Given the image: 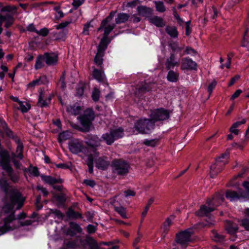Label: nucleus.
<instances>
[{
	"label": "nucleus",
	"instance_id": "nucleus-1",
	"mask_svg": "<svg viewBox=\"0 0 249 249\" xmlns=\"http://www.w3.org/2000/svg\"><path fill=\"white\" fill-rule=\"evenodd\" d=\"M25 198L17 189H12L9 191V202L5 204L2 209V213L4 216L3 225L0 227V235L7 231H13L20 227L19 221L18 220L13 210L16 204L17 209H20L23 205Z\"/></svg>",
	"mask_w": 249,
	"mask_h": 249
},
{
	"label": "nucleus",
	"instance_id": "nucleus-2",
	"mask_svg": "<svg viewBox=\"0 0 249 249\" xmlns=\"http://www.w3.org/2000/svg\"><path fill=\"white\" fill-rule=\"evenodd\" d=\"M115 13V11H111L109 15L102 21L100 27L98 29V32L102 30H104V36L97 47L98 50L105 52L110 41L108 38V36L115 27V24L111 23Z\"/></svg>",
	"mask_w": 249,
	"mask_h": 249
},
{
	"label": "nucleus",
	"instance_id": "nucleus-3",
	"mask_svg": "<svg viewBox=\"0 0 249 249\" xmlns=\"http://www.w3.org/2000/svg\"><path fill=\"white\" fill-rule=\"evenodd\" d=\"M155 123L151 119H140L137 121L133 128L129 132L130 134H147L154 129Z\"/></svg>",
	"mask_w": 249,
	"mask_h": 249
},
{
	"label": "nucleus",
	"instance_id": "nucleus-4",
	"mask_svg": "<svg viewBox=\"0 0 249 249\" xmlns=\"http://www.w3.org/2000/svg\"><path fill=\"white\" fill-rule=\"evenodd\" d=\"M124 129L122 127L111 129L109 132L103 134L101 139L107 145H111L115 140L122 138L124 135Z\"/></svg>",
	"mask_w": 249,
	"mask_h": 249
},
{
	"label": "nucleus",
	"instance_id": "nucleus-5",
	"mask_svg": "<svg viewBox=\"0 0 249 249\" xmlns=\"http://www.w3.org/2000/svg\"><path fill=\"white\" fill-rule=\"evenodd\" d=\"M229 157V153L226 152L216 159L215 163L212 164L210 167V175L212 178H214L221 171L222 167L228 162Z\"/></svg>",
	"mask_w": 249,
	"mask_h": 249
},
{
	"label": "nucleus",
	"instance_id": "nucleus-6",
	"mask_svg": "<svg viewBox=\"0 0 249 249\" xmlns=\"http://www.w3.org/2000/svg\"><path fill=\"white\" fill-rule=\"evenodd\" d=\"M112 171L119 175H125L128 173L130 167L129 164L121 160H116L112 162Z\"/></svg>",
	"mask_w": 249,
	"mask_h": 249
},
{
	"label": "nucleus",
	"instance_id": "nucleus-7",
	"mask_svg": "<svg viewBox=\"0 0 249 249\" xmlns=\"http://www.w3.org/2000/svg\"><path fill=\"white\" fill-rule=\"evenodd\" d=\"M193 233L192 229H187L179 232L177 234V243L179 244L182 248H186L191 241V237Z\"/></svg>",
	"mask_w": 249,
	"mask_h": 249
},
{
	"label": "nucleus",
	"instance_id": "nucleus-8",
	"mask_svg": "<svg viewBox=\"0 0 249 249\" xmlns=\"http://www.w3.org/2000/svg\"><path fill=\"white\" fill-rule=\"evenodd\" d=\"M169 112L163 108L155 109L151 112V119L154 122L163 121L169 118Z\"/></svg>",
	"mask_w": 249,
	"mask_h": 249
},
{
	"label": "nucleus",
	"instance_id": "nucleus-9",
	"mask_svg": "<svg viewBox=\"0 0 249 249\" xmlns=\"http://www.w3.org/2000/svg\"><path fill=\"white\" fill-rule=\"evenodd\" d=\"M68 146L69 150L74 154L83 152L85 148L83 142L78 139L70 141L69 142Z\"/></svg>",
	"mask_w": 249,
	"mask_h": 249
},
{
	"label": "nucleus",
	"instance_id": "nucleus-10",
	"mask_svg": "<svg viewBox=\"0 0 249 249\" xmlns=\"http://www.w3.org/2000/svg\"><path fill=\"white\" fill-rule=\"evenodd\" d=\"M94 113L90 109H88L85 111L84 114L81 117V123L84 127H89L92 121L94 119Z\"/></svg>",
	"mask_w": 249,
	"mask_h": 249
},
{
	"label": "nucleus",
	"instance_id": "nucleus-11",
	"mask_svg": "<svg viewBox=\"0 0 249 249\" xmlns=\"http://www.w3.org/2000/svg\"><path fill=\"white\" fill-rule=\"evenodd\" d=\"M9 152L5 149L0 150V166L3 170L11 166Z\"/></svg>",
	"mask_w": 249,
	"mask_h": 249
},
{
	"label": "nucleus",
	"instance_id": "nucleus-12",
	"mask_svg": "<svg viewBox=\"0 0 249 249\" xmlns=\"http://www.w3.org/2000/svg\"><path fill=\"white\" fill-rule=\"evenodd\" d=\"M196 63L189 57H185L182 59L180 68L182 70H196L197 69Z\"/></svg>",
	"mask_w": 249,
	"mask_h": 249
},
{
	"label": "nucleus",
	"instance_id": "nucleus-13",
	"mask_svg": "<svg viewBox=\"0 0 249 249\" xmlns=\"http://www.w3.org/2000/svg\"><path fill=\"white\" fill-rule=\"evenodd\" d=\"M52 97L50 94H47L45 92H40L37 105L41 107H47L51 103Z\"/></svg>",
	"mask_w": 249,
	"mask_h": 249
},
{
	"label": "nucleus",
	"instance_id": "nucleus-14",
	"mask_svg": "<svg viewBox=\"0 0 249 249\" xmlns=\"http://www.w3.org/2000/svg\"><path fill=\"white\" fill-rule=\"evenodd\" d=\"M95 166L99 169L105 170L107 169L110 164V162L106 157H101L95 159Z\"/></svg>",
	"mask_w": 249,
	"mask_h": 249
},
{
	"label": "nucleus",
	"instance_id": "nucleus-15",
	"mask_svg": "<svg viewBox=\"0 0 249 249\" xmlns=\"http://www.w3.org/2000/svg\"><path fill=\"white\" fill-rule=\"evenodd\" d=\"M224 199V198L223 195L217 193L211 199H208L206 204L214 206L215 209L216 207L222 204Z\"/></svg>",
	"mask_w": 249,
	"mask_h": 249
},
{
	"label": "nucleus",
	"instance_id": "nucleus-16",
	"mask_svg": "<svg viewBox=\"0 0 249 249\" xmlns=\"http://www.w3.org/2000/svg\"><path fill=\"white\" fill-rule=\"evenodd\" d=\"M207 205L201 206L199 209L196 212V214L200 217L208 216L211 212L215 210L214 206Z\"/></svg>",
	"mask_w": 249,
	"mask_h": 249
},
{
	"label": "nucleus",
	"instance_id": "nucleus-17",
	"mask_svg": "<svg viewBox=\"0 0 249 249\" xmlns=\"http://www.w3.org/2000/svg\"><path fill=\"white\" fill-rule=\"evenodd\" d=\"M70 229L67 231V234L71 236H73L76 233H81L82 232V228L77 223L71 222H70Z\"/></svg>",
	"mask_w": 249,
	"mask_h": 249
},
{
	"label": "nucleus",
	"instance_id": "nucleus-18",
	"mask_svg": "<svg viewBox=\"0 0 249 249\" xmlns=\"http://www.w3.org/2000/svg\"><path fill=\"white\" fill-rule=\"evenodd\" d=\"M45 61L49 66L54 65L57 64L58 61V56L54 53H46L44 54Z\"/></svg>",
	"mask_w": 249,
	"mask_h": 249
},
{
	"label": "nucleus",
	"instance_id": "nucleus-19",
	"mask_svg": "<svg viewBox=\"0 0 249 249\" xmlns=\"http://www.w3.org/2000/svg\"><path fill=\"white\" fill-rule=\"evenodd\" d=\"M179 65V62L177 61L174 53H171L169 57L166 59L165 63L166 68L168 70H170L175 67H178Z\"/></svg>",
	"mask_w": 249,
	"mask_h": 249
},
{
	"label": "nucleus",
	"instance_id": "nucleus-20",
	"mask_svg": "<svg viewBox=\"0 0 249 249\" xmlns=\"http://www.w3.org/2000/svg\"><path fill=\"white\" fill-rule=\"evenodd\" d=\"M17 144L16 152H13L11 154L12 158H18L20 160H22L23 158V155L22 154L23 145L19 139H18L16 141Z\"/></svg>",
	"mask_w": 249,
	"mask_h": 249
},
{
	"label": "nucleus",
	"instance_id": "nucleus-21",
	"mask_svg": "<svg viewBox=\"0 0 249 249\" xmlns=\"http://www.w3.org/2000/svg\"><path fill=\"white\" fill-rule=\"evenodd\" d=\"M101 140L96 135L90 136L86 142L87 144L92 148H95L100 145Z\"/></svg>",
	"mask_w": 249,
	"mask_h": 249
},
{
	"label": "nucleus",
	"instance_id": "nucleus-22",
	"mask_svg": "<svg viewBox=\"0 0 249 249\" xmlns=\"http://www.w3.org/2000/svg\"><path fill=\"white\" fill-rule=\"evenodd\" d=\"M92 76L99 82H103L106 79L104 71L103 70H98L94 68L92 72Z\"/></svg>",
	"mask_w": 249,
	"mask_h": 249
},
{
	"label": "nucleus",
	"instance_id": "nucleus-23",
	"mask_svg": "<svg viewBox=\"0 0 249 249\" xmlns=\"http://www.w3.org/2000/svg\"><path fill=\"white\" fill-rule=\"evenodd\" d=\"M153 84L143 82L137 85V90L139 93H144L150 91L153 88Z\"/></svg>",
	"mask_w": 249,
	"mask_h": 249
},
{
	"label": "nucleus",
	"instance_id": "nucleus-24",
	"mask_svg": "<svg viewBox=\"0 0 249 249\" xmlns=\"http://www.w3.org/2000/svg\"><path fill=\"white\" fill-rule=\"evenodd\" d=\"M149 22L156 26L158 27H162L165 25V22L162 18L154 16L149 19Z\"/></svg>",
	"mask_w": 249,
	"mask_h": 249
},
{
	"label": "nucleus",
	"instance_id": "nucleus-25",
	"mask_svg": "<svg viewBox=\"0 0 249 249\" xmlns=\"http://www.w3.org/2000/svg\"><path fill=\"white\" fill-rule=\"evenodd\" d=\"M226 197L231 201H235L241 198H243L242 196H241L240 191H239V194H238L235 191L231 190H228L226 192Z\"/></svg>",
	"mask_w": 249,
	"mask_h": 249
},
{
	"label": "nucleus",
	"instance_id": "nucleus-26",
	"mask_svg": "<svg viewBox=\"0 0 249 249\" xmlns=\"http://www.w3.org/2000/svg\"><path fill=\"white\" fill-rule=\"evenodd\" d=\"M4 170L7 172L8 176L12 182L16 183L18 181L19 176L17 174L14 172L11 166L5 169Z\"/></svg>",
	"mask_w": 249,
	"mask_h": 249
},
{
	"label": "nucleus",
	"instance_id": "nucleus-27",
	"mask_svg": "<svg viewBox=\"0 0 249 249\" xmlns=\"http://www.w3.org/2000/svg\"><path fill=\"white\" fill-rule=\"evenodd\" d=\"M105 52L103 51L98 50L95 56L94 62V63L98 66L102 68V65L103 62V56Z\"/></svg>",
	"mask_w": 249,
	"mask_h": 249
},
{
	"label": "nucleus",
	"instance_id": "nucleus-28",
	"mask_svg": "<svg viewBox=\"0 0 249 249\" xmlns=\"http://www.w3.org/2000/svg\"><path fill=\"white\" fill-rule=\"evenodd\" d=\"M179 78V73L173 70H170L167 75V79L168 81L175 83L177 82Z\"/></svg>",
	"mask_w": 249,
	"mask_h": 249
},
{
	"label": "nucleus",
	"instance_id": "nucleus-29",
	"mask_svg": "<svg viewBox=\"0 0 249 249\" xmlns=\"http://www.w3.org/2000/svg\"><path fill=\"white\" fill-rule=\"evenodd\" d=\"M0 20L2 22L3 21H5V27L6 28H9L13 24L14 22L13 16L9 14H6L5 16L0 15Z\"/></svg>",
	"mask_w": 249,
	"mask_h": 249
},
{
	"label": "nucleus",
	"instance_id": "nucleus-30",
	"mask_svg": "<svg viewBox=\"0 0 249 249\" xmlns=\"http://www.w3.org/2000/svg\"><path fill=\"white\" fill-rule=\"evenodd\" d=\"M81 110V107L77 104L73 105H70L67 108V111L71 114L76 115L80 113Z\"/></svg>",
	"mask_w": 249,
	"mask_h": 249
},
{
	"label": "nucleus",
	"instance_id": "nucleus-31",
	"mask_svg": "<svg viewBox=\"0 0 249 249\" xmlns=\"http://www.w3.org/2000/svg\"><path fill=\"white\" fill-rule=\"evenodd\" d=\"M17 108L20 110L23 113H26L31 108V105L26 101H20L18 105H17Z\"/></svg>",
	"mask_w": 249,
	"mask_h": 249
},
{
	"label": "nucleus",
	"instance_id": "nucleus-32",
	"mask_svg": "<svg viewBox=\"0 0 249 249\" xmlns=\"http://www.w3.org/2000/svg\"><path fill=\"white\" fill-rule=\"evenodd\" d=\"M41 178L45 182L50 185L62 182L61 179H56L50 176H42Z\"/></svg>",
	"mask_w": 249,
	"mask_h": 249
},
{
	"label": "nucleus",
	"instance_id": "nucleus-33",
	"mask_svg": "<svg viewBox=\"0 0 249 249\" xmlns=\"http://www.w3.org/2000/svg\"><path fill=\"white\" fill-rule=\"evenodd\" d=\"M129 18V15L126 13H121L117 15L115 18L116 24L124 23L127 21Z\"/></svg>",
	"mask_w": 249,
	"mask_h": 249
},
{
	"label": "nucleus",
	"instance_id": "nucleus-34",
	"mask_svg": "<svg viewBox=\"0 0 249 249\" xmlns=\"http://www.w3.org/2000/svg\"><path fill=\"white\" fill-rule=\"evenodd\" d=\"M114 210L117 212L122 218L126 219L128 218L126 213V209L122 206L118 205L115 202L114 204Z\"/></svg>",
	"mask_w": 249,
	"mask_h": 249
},
{
	"label": "nucleus",
	"instance_id": "nucleus-35",
	"mask_svg": "<svg viewBox=\"0 0 249 249\" xmlns=\"http://www.w3.org/2000/svg\"><path fill=\"white\" fill-rule=\"evenodd\" d=\"M174 219V217L173 216H171L169 217H168L165 220V221L163 223L162 229L163 232L164 233V235L167 233L170 229V227L172 223V220Z\"/></svg>",
	"mask_w": 249,
	"mask_h": 249
},
{
	"label": "nucleus",
	"instance_id": "nucleus-36",
	"mask_svg": "<svg viewBox=\"0 0 249 249\" xmlns=\"http://www.w3.org/2000/svg\"><path fill=\"white\" fill-rule=\"evenodd\" d=\"M85 242L90 249H97L98 248L97 242L92 237L87 236Z\"/></svg>",
	"mask_w": 249,
	"mask_h": 249
},
{
	"label": "nucleus",
	"instance_id": "nucleus-37",
	"mask_svg": "<svg viewBox=\"0 0 249 249\" xmlns=\"http://www.w3.org/2000/svg\"><path fill=\"white\" fill-rule=\"evenodd\" d=\"M137 11L140 15L147 16L151 13L152 10L151 8L146 6H140L137 7Z\"/></svg>",
	"mask_w": 249,
	"mask_h": 249
},
{
	"label": "nucleus",
	"instance_id": "nucleus-38",
	"mask_svg": "<svg viewBox=\"0 0 249 249\" xmlns=\"http://www.w3.org/2000/svg\"><path fill=\"white\" fill-rule=\"evenodd\" d=\"M166 33L172 37H177L178 32L176 27L174 26H167L165 28Z\"/></svg>",
	"mask_w": 249,
	"mask_h": 249
},
{
	"label": "nucleus",
	"instance_id": "nucleus-39",
	"mask_svg": "<svg viewBox=\"0 0 249 249\" xmlns=\"http://www.w3.org/2000/svg\"><path fill=\"white\" fill-rule=\"evenodd\" d=\"M237 226L231 222L228 221L226 225V230L228 233L233 234L236 232L237 231Z\"/></svg>",
	"mask_w": 249,
	"mask_h": 249
},
{
	"label": "nucleus",
	"instance_id": "nucleus-40",
	"mask_svg": "<svg viewBox=\"0 0 249 249\" xmlns=\"http://www.w3.org/2000/svg\"><path fill=\"white\" fill-rule=\"evenodd\" d=\"M67 215L69 218L78 219L82 218V214L78 212H76L71 209H69L67 212Z\"/></svg>",
	"mask_w": 249,
	"mask_h": 249
},
{
	"label": "nucleus",
	"instance_id": "nucleus-41",
	"mask_svg": "<svg viewBox=\"0 0 249 249\" xmlns=\"http://www.w3.org/2000/svg\"><path fill=\"white\" fill-rule=\"evenodd\" d=\"M71 137V133L69 131H64L59 134L58 140L59 142L62 143V142L69 139Z\"/></svg>",
	"mask_w": 249,
	"mask_h": 249
},
{
	"label": "nucleus",
	"instance_id": "nucleus-42",
	"mask_svg": "<svg viewBox=\"0 0 249 249\" xmlns=\"http://www.w3.org/2000/svg\"><path fill=\"white\" fill-rule=\"evenodd\" d=\"M45 60L44 55H39L36 58V64L35 65V69L38 70L42 68L44 66L43 61Z\"/></svg>",
	"mask_w": 249,
	"mask_h": 249
},
{
	"label": "nucleus",
	"instance_id": "nucleus-43",
	"mask_svg": "<svg viewBox=\"0 0 249 249\" xmlns=\"http://www.w3.org/2000/svg\"><path fill=\"white\" fill-rule=\"evenodd\" d=\"M243 186L246 190V192L240 191L241 196L243 198H247L249 197V181H245L243 183Z\"/></svg>",
	"mask_w": 249,
	"mask_h": 249
},
{
	"label": "nucleus",
	"instance_id": "nucleus-44",
	"mask_svg": "<svg viewBox=\"0 0 249 249\" xmlns=\"http://www.w3.org/2000/svg\"><path fill=\"white\" fill-rule=\"evenodd\" d=\"M93 154H91L88 157L87 160L86 161V163L88 166L93 165V160L94 157H97L99 155V153L97 152L96 150L93 151Z\"/></svg>",
	"mask_w": 249,
	"mask_h": 249
},
{
	"label": "nucleus",
	"instance_id": "nucleus-45",
	"mask_svg": "<svg viewBox=\"0 0 249 249\" xmlns=\"http://www.w3.org/2000/svg\"><path fill=\"white\" fill-rule=\"evenodd\" d=\"M100 94L101 92L97 88H93L91 94V98L92 100L95 102L98 101L100 97Z\"/></svg>",
	"mask_w": 249,
	"mask_h": 249
},
{
	"label": "nucleus",
	"instance_id": "nucleus-46",
	"mask_svg": "<svg viewBox=\"0 0 249 249\" xmlns=\"http://www.w3.org/2000/svg\"><path fill=\"white\" fill-rule=\"evenodd\" d=\"M156 10L159 12H164L166 10L163 2L160 1H156L154 2Z\"/></svg>",
	"mask_w": 249,
	"mask_h": 249
},
{
	"label": "nucleus",
	"instance_id": "nucleus-47",
	"mask_svg": "<svg viewBox=\"0 0 249 249\" xmlns=\"http://www.w3.org/2000/svg\"><path fill=\"white\" fill-rule=\"evenodd\" d=\"M158 142V139H152V140H144L143 143L145 145L148 146H151V147H154L157 144Z\"/></svg>",
	"mask_w": 249,
	"mask_h": 249
},
{
	"label": "nucleus",
	"instance_id": "nucleus-48",
	"mask_svg": "<svg viewBox=\"0 0 249 249\" xmlns=\"http://www.w3.org/2000/svg\"><path fill=\"white\" fill-rule=\"evenodd\" d=\"M43 77H40L39 78L33 80L32 82H30L28 85L29 87H35L36 86H39L43 84V81L42 79Z\"/></svg>",
	"mask_w": 249,
	"mask_h": 249
},
{
	"label": "nucleus",
	"instance_id": "nucleus-49",
	"mask_svg": "<svg viewBox=\"0 0 249 249\" xmlns=\"http://www.w3.org/2000/svg\"><path fill=\"white\" fill-rule=\"evenodd\" d=\"M243 46L249 47V30H247L244 36Z\"/></svg>",
	"mask_w": 249,
	"mask_h": 249
},
{
	"label": "nucleus",
	"instance_id": "nucleus-50",
	"mask_svg": "<svg viewBox=\"0 0 249 249\" xmlns=\"http://www.w3.org/2000/svg\"><path fill=\"white\" fill-rule=\"evenodd\" d=\"M0 187L5 193H7L8 184L6 179L3 178L0 179Z\"/></svg>",
	"mask_w": 249,
	"mask_h": 249
},
{
	"label": "nucleus",
	"instance_id": "nucleus-51",
	"mask_svg": "<svg viewBox=\"0 0 249 249\" xmlns=\"http://www.w3.org/2000/svg\"><path fill=\"white\" fill-rule=\"evenodd\" d=\"M213 240L216 242H221L224 239V236L218 234L215 231H213Z\"/></svg>",
	"mask_w": 249,
	"mask_h": 249
},
{
	"label": "nucleus",
	"instance_id": "nucleus-52",
	"mask_svg": "<svg viewBox=\"0 0 249 249\" xmlns=\"http://www.w3.org/2000/svg\"><path fill=\"white\" fill-rule=\"evenodd\" d=\"M71 20L70 21H65L62 22L60 24L56 25V29L57 30H60L65 28L67 27L71 23Z\"/></svg>",
	"mask_w": 249,
	"mask_h": 249
},
{
	"label": "nucleus",
	"instance_id": "nucleus-53",
	"mask_svg": "<svg viewBox=\"0 0 249 249\" xmlns=\"http://www.w3.org/2000/svg\"><path fill=\"white\" fill-rule=\"evenodd\" d=\"M53 10L57 13V17L59 18H61L64 17V14L63 12L60 10V6L58 5L53 8Z\"/></svg>",
	"mask_w": 249,
	"mask_h": 249
},
{
	"label": "nucleus",
	"instance_id": "nucleus-54",
	"mask_svg": "<svg viewBox=\"0 0 249 249\" xmlns=\"http://www.w3.org/2000/svg\"><path fill=\"white\" fill-rule=\"evenodd\" d=\"M36 34L42 36H46L49 34V30L46 28H43L40 29L39 31L37 30Z\"/></svg>",
	"mask_w": 249,
	"mask_h": 249
},
{
	"label": "nucleus",
	"instance_id": "nucleus-55",
	"mask_svg": "<svg viewBox=\"0 0 249 249\" xmlns=\"http://www.w3.org/2000/svg\"><path fill=\"white\" fill-rule=\"evenodd\" d=\"M169 46L174 52H180L182 49L181 48L178 46V44L176 42L171 43L169 44Z\"/></svg>",
	"mask_w": 249,
	"mask_h": 249
},
{
	"label": "nucleus",
	"instance_id": "nucleus-56",
	"mask_svg": "<svg viewBox=\"0 0 249 249\" xmlns=\"http://www.w3.org/2000/svg\"><path fill=\"white\" fill-rule=\"evenodd\" d=\"M241 225L247 231H249V218H246L241 221Z\"/></svg>",
	"mask_w": 249,
	"mask_h": 249
},
{
	"label": "nucleus",
	"instance_id": "nucleus-57",
	"mask_svg": "<svg viewBox=\"0 0 249 249\" xmlns=\"http://www.w3.org/2000/svg\"><path fill=\"white\" fill-rule=\"evenodd\" d=\"M90 27H92V26L91 25V22L87 23L85 24L83 31V34L84 35H88L89 34V31Z\"/></svg>",
	"mask_w": 249,
	"mask_h": 249
},
{
	"label": "nucleus",
	"instance_id": "nucleus-58",
	"mask_svg": "<svg viewBox=\"0 0 249 249\" xmlns=\"http://www.w3.org/2000/svg\"><path fill=\"white\" fill-rule=\"evenodd\" d=\"M217 84V82L215 80H213L211 84L209 85L208 87V91L209 92L210 94H211L213 89L215 88L216 85Z\"/></svg>",
	"mask_w": 249,
	"mask_h": 249
},
{
	"label": "nucleus",
	"instance_id": "nucleus-59",
	"mask_svg": "<svg viewBox=\"0 0 249 249\" xmlns=\"http://www.w3.org/2000/svg\"><path fill=\"white\" fill-rule=\"evenodd\" d=\"M30 173L35 177L39 176V171L38 168L36 167H32L29 169Z\"/></svg>",
	"mask_w": 249,
	"mask_h": 249
},
{
	"label": "nucleus",
	"instance_id": "nucleus-60",
	"mask_svg": "<svg viewBox=\"0 0 249 249\" xmlns=\"http://www.w3.org/2000/svg\"><path fill=\"white\" fill-rule=\"evenodd\" d=\"M83 183L91 187H93L96 184L95 181L91 179H84Z\"/></svg>",
	"mask_w": 249,
	"mask_h": 249
},
{
	"label": "nucleus",
	"instance_id": "nucleus-61",
	"mask_svg": "<svg viewBox=\"0 0 249 249\" xmlns=\"http://www.w3.org/2000/svg\"><path fill=\"white\" fill-rule=\"evenodd\" d=\"M87 229L88 232L89 234L94 233L96 231V227L94 226L91 224H89L88 225Z\"/></svg>",
	"mask_w": 249,
	"mask_h": 249
},
{
	"label": "nucleus",
	"instance_id": "nucleus-62",
	"mask_svg": "<svg viewBox=\"0 0 249 249\" xmlns=\"http://www.w3.org/2000/svg\"><path fill=\"white\" fill-rule=\"evenodd\" d=\"M246 121H247L246 119L244 118L241 121H238V122L234 123L232 125V126L236 127V128H238L241 124H245L246 123Z\"/></svg>",
	"mask_w": 249,
	"mask_h": 249
},
{
	"label": "nucleus",
	"instance_id": "nucleus-63",
	"mask_svg": "<svg viewBox=\"0 0 249 249\" xmlns=\"http://www.w3.org/2000/svg\"><path fill=\"white\" fill-rule=\"evenodd\" d=\"M37 190L40 191L43 194L44 196H47L48 195V192L47 189L40 185H38L36 187Z\"/></svg>",
	"mask_w": 249,
	"mask_h": 249
},
{
	"label": "nucleus",
	"instance_id": "nucleus-64",
	"mask_svg": "<svg viewBox=\"0 0 249 249\" xmlns=\"http://www.w3.org/2000/svg\"><path fill=\"white\" fill-rule=\"evenodd\" d=\"M240 77V76L239 75H236L235 76H234L233 77H232L231 79V80L228 85L229 86H231L232 85H233L236 81H237L239 79Z\"/></svg>",
	"mask_w": 249,
	"mask_h": 249
}]
</instances>
